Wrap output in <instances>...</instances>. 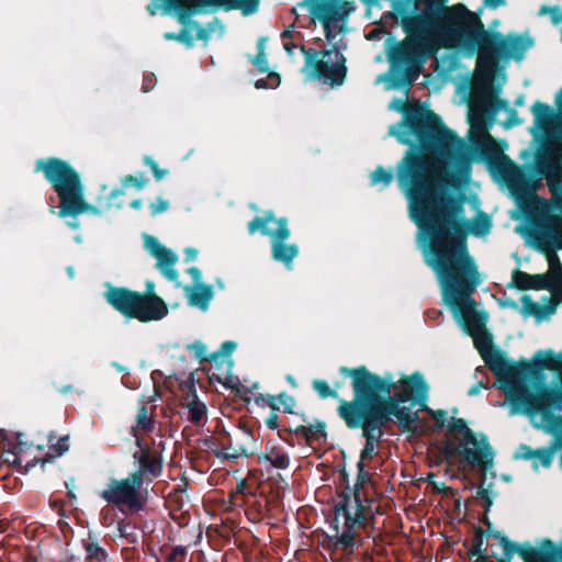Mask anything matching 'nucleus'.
<instances>
[{"instance_id": "obj_1", "label": "nucleus", "mask_w": 562, "mask_h": 562, "mask_svg": "<svg viewBox=\"0 0 562 562\" xmlns=\"http://www.w3.org/2000/svg\"><path fill=\"white\" fill-rule=\"evenodd\" d=\"M428 136L435 147L405 157L403 176L409 182V196L416 216L431 231L430 245L436 256L432 268L443 288L445 301L461 315L476 349L514 411L528 415L546 412L555 403L554 394L549 390L531 393L527 386L530 368L509 364L492 352L483 318L471 297L480 283V274L467 249L464 226L459 222L463 200L447 193L448 187H457L453 175L448 170V162L460 140L441 127L431 128Z\"/></svg>"}, {"instance_id": "obj_2", "label": "nucleus", "mask_w": 562, "mask_h": 562, "mask_svg": "<svg viewBox=\"0 0 562 562\" xmlns=\"http://www.w3.org/2000/svg\"><path fill=\"white\" fill-rule=\"evenodd\" d=\"M446 0H418L419 13L402 19L405 38L390 58L408 68L419 67L440 48L477 50L476 70L469 99L470 113L485 114L492 103V85L497 46L476 13L463 4L445 5Z\"/></svg>"}, {"instance_id": "obj_3", "label": "nucleus", "mask_w": 562, "mask_h": 562, "mask_svg": "<svg viewBox=\"0 0 562 562\" xmlns=\"http://www.w3.org/2000/svg\"><path fill=\"white\" fill-rule=\"evenodd\" d=\"M347 374L352 380L355 398L342 401L338 414L348 427H362L366 446L361 453V465L364 460L371 459L375 451L376 442L382 436V426L390 418L392 403L380 401L379 393H389V389L380 376L364 367L347 370Z\"/></svg>"}, {"instance_id": "obj_4", "label": "nucleus", "mask_w": 562, "mask_h": 562, "mask_svg": "<svg viewBox=\"0 0 562 562\" xmlns=\"http://www.w3.org/2000/svg\"><path fill=\"white\" fill-rule=\"evenodd\" d=\"M437 462L457 465L459 470L483 465L488 456L487 445L477 440L463 419H453L445 438L431 446Z\"/></svg>"}, {"instance_id": "obj_5", "label": "nucleus", "mask_w": 562, "mask_h": 562, "mask_svg": "<svg viewBox=\"0 0 562 562\" xmlns=\"http://www.w3.org/2000/svg\"><path fill=\"white\" fill-rule=\"evenodd\" d=\"M353 7L345 0H304L299 3L297 9H292L294 15L293 22L282 32L283 40H296L300 33L294 30V25L305 26L302 20V13H307V27L315 30L317 22L321 23L325 38L333 43L346 30L347 18Z\"/></svg>"}, {"instance_id": "obj_6", "label": "nucleus", "mask_w": 562, "mask_h": 562, "mask_svg": "<svg viewBox=\"0 0 562 562\" xmlns=\"http://www.w3.org/2000/svg\"><path fill=\"white\" fill-rule=\"evenodd\" d=\"M36 168L45 175L58 196L59 216H77L90 211L80 178L69 164L49 158L37 161Z\"/></svg>"}, {"instance_id": "obj_7", "label": "nucleus", "mask_w": 562, "mask_h": 562, "mask_svg": "<svg viewBox=\"0 0 562 562\" xmlns=\"http://www.w3.org/2000/svg\"><path fill=\"white\" fill-rule=\"evenodd\" d=\"M380 512V504L373 497H368L364 486L357 487L353 494V501H347L336 506L335 520L342 519L344 529L337 540L336 548H341L344 552L351 553L356 539L361 536L360 530L366 528L374 515Z\"/></svg>"}, {"instance_id": "obj_8", "label": "nucleus", "mask_w": 562, "mask_h": 562, "mask_svg": "<svg viewBox=\"0 0 562 562\" xmlns=\"http://www.w3.org/2000/svg\"><path fill=\"white\" fill-rule=\"evenodd\" d=\"M106 300L125 316L140 322L158 321L168 313L166 303L155 294L111 289L106 292Z\"/></svg>"}, {"instance_id": "obj_9", "label": "nucleus", "mask_w": 562, "mask_h": 562, "mask_svg": "<svg viewBox=\"0 0 562 562\" xmlns=\"http://www.w3.org/2000/svg\"><path fill=\"white\" fill-rule=\"evenodd\" d=\"M148 486L138 474H130L124 479L111 480L101 492V497L123 514H135L143 510L148 501Z\"/></svg>"}, {"instance_id": "obj_10", "label": "nucleus", "mask_w": 562, "mask_h": 562, "mask_svg": "<svg viewBox=\"0 0 562 562\" xmlns=\"http://www.w3.org/2000/svg\"><path fill=\"white\" fill-rule=\"evenodd\" d=\"M301 50L305 55L306 67L315 79L323 80L333 87L340 86L344 82L347 74L346 59L337 47L323 50L308 48L305 50L304 46H301Z\"/></svg>"}, {"instance_id": "obj_11", "label": "nucleus", "mask_w": 562, "mask_h": 562, "mask_svg": "<svg viewBox=\"0 0 562 562\" xmlns=\"http://www.w3.org/2000/svg\"><path fill=\"white\" fill-rule=\"evenodd\" d=\"M471 137L473 143L491 159L497 160L504 171L515 169V166L503 154L497 142L487 132L484 114L470 113Z\"/></svg>"}, {"instance_id": "obj_12", "label": "nucleus", "mask_w": 562, "mask_h": 562, "mask_svg": "<svg viewBox=\"0 0 562 562\" xmlns=\"http://www.w3.org/2000/svg\"><path fill=\"white\" fill-rule=\"evenodd\" d=\"M139 450L134 452L133 458L138 462V470L132 474H138V479L148 486L149 483L161 474L162 458L160 452L150 448L146 438L138 439L136 445Z\"/></svg>"}, {"instance_id": "obj_13", "label": "nucleus", "mask_w": 562, "mask_h": 562, "mask_svg": "<svg viewBox=\"0 0 562 562\" xmlns=\"http://www.w3.org/2000/svg\"><path fill=\"white\" fill-rule=\"evenodd\" d=\"M179 402L181 408L187 412V419L191 424L200 426L206 422V405L196 395L195 386L192 382H186L180 385Z\"/></svg>"}, {"instance_id": "obj_14", "label": "nucleus", "mask_w": 562, "mask_h": 562, "mask_svg": "<svg viewBox=\"0 0 562 562\" xmlns=\"http://www.w3.org/2000/svg\"><path fill=\"white\" fill-rule=\"evenodd\" d=\"M386 387L389 389V393L381 392L379 393V398L381 402H390L392 403V412L391 415H394L400 422L406 420L407 414L405 409H400L397 407V403H403L409 401L414 395V387L408 379H401L395 383L387 384L384 380H382Z\"/></svg>"}, {"instance_id": "obj_15", "label": "nucleus", "mask_w": 562, "mask_h": 562, "mask_svg": "<svg viewBox=\"0 0 562 562\" xmlns=\"http://www.w3.org/2000/svg\"><path fill=\"white\" fill-rule=\"evenodd\" d=\"M248 229L251 234L261 232L271 238V243L280 239H288L290 229L285 218H278L272 213H266L262 216L255 217L249 224Z\"/></svg>"}, {"instance_id": "obj_16", "label": "nucleus", "mask_w": 562, "mask_h": 562, "mask_svg": "<svg viewBox=\"0 0 562 562\" xmlns=\"http://www.w3.org/2000/svg\"><path fill=\"white\" fill-rule=\"evenodd\" d=\"M145 248L157 259V267L169 278L175 279L177 272L175 265L177 256L168 248L162 246L159 240L150 235H144Z\"/></svg>"}, {"instance_id": "obj_17", "label": "nucleus", "mask_w": 562, "mask_h": 562, "mask_svg": "<svg viewBox=\"0 0 562 562\" xmlns=\"http://www.w3.org/2000/svg\"><path fill=\"white\" fill-rule=\"evenodd\" d=\"M183 8L192 9L207 5L217 7L225 10H239L243 14L254 13L259 4V0H172Z\"/></svg>"}, {"instance_id": "obj_18", "label": "nucleus", "mask_w": 562, "mask_h": 562, "mask_svg": "<svg viewBox=\"0 0 562 562\" xmlns=\"http://www.w3.org/2000/svg\"><path fill=\"white\" fill-rule=\"evenodd\" d=\"M22 447L0 431V467L22 464Z\"/></svg>"}, {"instance_id": "obj_19", "label": "nucleus", "mask_w": 562, "mask_h": 562, "mask_svg": "<svg viewBox=\"0 0 562 562\" xmlns=\"http://www.w3.org/2000/svg\"><path fill=\"white\" fill-rule=\"evenodd\" d=\"M547 259L549 262V270L540 277H544V283L548 284L546 290H555L562 286V266L559 257L553 250L547 251Z\"/></svg>"}, {"instance_id": "obj_20", "label": "nucleus", "mask_w": 562, "mask_h": 562, "mask_svg": "<svg viewBox=\"0 0 562 562\" xmlns=\"http://www.w3.org/2000/svg\"><path fill=\"white\" fill-rule=\"evenodd\" d=\"M189 303L201 308H205L212 297V289L200 282H195L192 286L186 288Z\"/></svg>"}, {"instance_id": "obj_21", "label": "nucleus", "mask_w": 562, "mask_h": 562, "mask_svg": "<svg viewBox=\"0 0 562 562\" xmlns=\"http://www.w3.org/2000/svg\"><path fill=\"white\" fill-rule=\"evenodd\" d=\"M546 278L540 274H528L524 271H515L513 274V282L519 290H541L548 286L544 283Z\"/></svg>"}, {"instance_id": "obj_22", "label": "nucleus", "mask_w": 562, "mask_h": 562, "mask_svg": "<svg viewBox=\"0 0 562 562\" xmlns=\"http://www.w3.org/2000/svg\"><path fill=\"white\" fill-rule=\"evenodd\" d=\"M295 435L303 437L306 443L313 448L321 446L326 439L324 427L321 424L300 426L295 429Z\"/></svg>"}, {"instance_id": "obj_23", "label": "nucleus", "mask_w": 562, "mask_h": 562, "mask_svg": "<svg viewBox=\"0 0 562 562\" xmlns=\"http://www.w3.org/2000/svg\"><path fill=\"white\" fill-rule=\"evenodd\" d=\"M299 249L295 244L285 243V239H280L272 243V256L276 260L282 261L289 266L292 260L297 256Z\"/></svg>"}, {"instance_id": "obj_24", "label": "nucleus", "mask_w": 562, "mask_h": 562, "mask_svg": "<svg viewBox=\"0 0 562 562\" xmlns=\"http://www.w3.org/2000/svg\"><path fill=\"white\" fill-rule=\"evenodd\" d=\"M153 428L154 419L151 414L148 413L145 406L140 407L137 413V423L133 427L136 445L138 443V439L146 438V435L151 432Z\"/></svg>"}, {"instance_id": "obj_25", "label": "nucleus", "mask_w": 562, "mask_h": 562, "mask_svg": "<svg viewBox=\"0 0 562 562\" xmlns=\"http://www.w3.org/2000/svg\"><path fill=\"white\" fill-rule=\"evenodd\" d=\"M266 459L278 469H285L290 463L289 454L283 447L273 446L266 452Z\"/></svg>"}, {"instance_id": "obj_26", "label": "nucleus", "mask_w": 562, "mask_h": 562, "mask_svg": "<svg viewBox=\"0 0 562 562\" xmlns=\"http://www.w3.org/2000/svg\"><path fill=\"white\" fill-rule=\"evenodd\" d=\"M69 448L68 446V436L61 437L57 440L56 443H50L48 451L44 457H35L34 461L47 462L59 456H61Z\"/></svg>"}, {"instance_id": "obj_27", "label": "nucleus", "mask_w": 562, "mask_h": 562, "mask_svg": "<svg viewBox=\"0 0 562 562\" xmlns=\"http://www.w3.org/2000/svg\"><path fill=\"white\" fill-rule=\"evenodd\" d=\"M544 228L553 238L559 248H562V218L558 215H550L546 218Z\"/></svg>"}, {"instance_id": "obj_28", "label": "nucleus", "mask_w": 562, "mask_h": 562, "mask_svg": "<svg viewBox=\"0 0 562 562\" xmlns=\"http://www.w3.org/2000/svg\"><path fill=\"white\" fill-rule=\"evenodd\" d=\"M85 549L87 553V559L90 562H104L106 553L97 543L87 541L85 542Z\"/></svg>"}, {"instance_id": "obj_29", "label": "nucleus", "mask_w": 562, "mask_h": 562, "mask_svg": "<svg viewBox=\"0 0 562 562\" xmlns=\"http://www.w3.org/2000/svg\"><path fill=\"white\" fill-rule=\"evenodd\" d=\"M562 171L558 162L552 166H548L546 171V179L551 191L555 190V184L561 181Z\"/></svg>"}, {"instance_id": "obj_30", "label": "nucleus", "mask_w": 562, "mask_h": 562, "mask_svg": "<svg viewBox=\"0 0 562 562\" xmlns=\"http://www.w3.org/2000/svg\"><path fill=\"white\" fill-rule=\"evenodd\" d=\"M187 551L182 547H171L165 550V562H186Z\"/></svg>"}, {"instance_id": "obj_31", "label": "nucleus", "mask_w": 562, "mask_h": 562, "mask_svg": "<svg viewBox=\"0 0 562 562\" xmlns=\"http://www.w3.org/2000/svg\"><path fill=\"white\" fill-rule=\"evenodd\" d=\"M280 83V77L274 74V72H271L267 76L266 79H259L256 81V87L258 89H261V88H277Z\"/></svg>"}, {"instance_id": "obj_32", "label": "nucleus", "mask_w": 562, "mask_h": 562, "mask_svg": "<svg viewBox=\"0 0 562 562\" xmlns=\"http://www.w3.org/2000/svg\"><path fill=\"white\" fill-rule=\"evenodd\" d=\"M234 348V344L232 342H224L222 346V350L212 353L206 360L217 362V360L225 358H228L229 353L232 352Z\"/></svg>"}, {"instance_id": "obj_33", "label": "nucleus", "mask_w": 562, "mask_h": 562, "mask_svg": "<svg viewBox=\"0 0 562 562\" xmlns=\"http://www.w3.org/2000/svg\"><path fill=\"white\" fill-rule=\"evenodd\" d=\"M526 562H552L551 558L538 551H531L525 555Z\"/></svg>"}, {"instance_id": "obj_34", "label": "nucleus", "mask_w": 562, "mask_h": 562, "mask_svg": "<svg viewBox=\"0 0 562 562\" xmlns=\"http://www.w3.org/2000/svg\"><path fill=\"white\" fill-rule=\"evenodd\" d=\"M392 180V175L383 169H379L372 173V181L374 183L382 182L384 184L390 183Z\"/></svg>"}, {"instance_id": "obj_35", "label": "nucleus", "mask_w": 562, "mask_h": 562, "mask_svg": "<svg viewBox=\"0 0 562 562\" xmlns=\"http://www.w3.org/2000/svg\"><path fill=\"white\" fill-rule=\"evenodd\" d=\"M168 209V202L162 199H158L155 203L150 205L151 214H158L165 212Z\"/></svg>"}, {"instance_id": "obj_36", "label": "nucleus", "mask_w": 562, "mask_h": 562, "mask_svg": "<svg viewBox=\"0 0 562 562\" xmlns=\"http://www.w3.org/2000/svg\"><path fill=\"white\" fill-rule=\"evenodd\" d=\"M254 64L259 68V70L261 71H266L268 70V64H267V59H266V55L262 50H260L258 53V55L256 56L255 60H254Z\"/></svg>"}, {"instance_id": "obj_37", "label": "nucleus", "mask_w": 562, "mask_h": 562, "mask_svg": "<svg viewBox=\"0 0 562 562\" xmlns=\"http://www.w3.org/2000/svg\"><path fill=\"white\" fill-rule=\"evenodd\" d=\"M537 457L539 458L540 462L548 467L551 462V459H552V452L551 451H538L537 452Z\"/></svg>"}, {"instance_id": "obj_38", "label": "nucleus", "mask_w": 562, "mask_h": 562, "mask_svg": "<svg viewBox=\"0 0 562 562\" xmlns=\"http://www.w3.org/2000/svg\"><path fill=\"white\" fill-rule=\"evenodd\" d=\"M294 41H295V40H285V41H284V43H283V47H284V49H285L288 53H292V50H293L294 48H297V47L301 49V46H302V45H296V44L294 43Z\"/></svg>"}, {"instance_id": "obj_39", "label": "nucleus", "mask_w": 562, "mask_h": 562, "mask_svg": "<svg viewBox=\"0 0 562 562\" xmlns=\"http://www.w3.org/2000/svg\"><path fill=\"white\" fill-rule=\"evenodd\" d=\"M131 184L135 188H142L144 182L142 180H138L137 178L128 177L125 182V188Z\"/></svg>"}, {"instance_id": "obj_40", "label": "nucleus", "mask_w": 562, "mask_h": 562, "mask_svg": "<svg viewBox=\"0 0 562 562\" xmlns=\"http://www.w3.org/2000/svg\"><path fill=\"white\" fill-rule=\"evenodd\" d=\"M484 1L488 7H491L493 9H495L499 5H503L505 3V0H484Z\"/></svg>"}, {"instance_id": "obj_41", "label": "nucleus", "mask_w": 562, "mask_h": 562, "mask_svg": "<svg viewBox=\"0 0 562 562\" xmlns=\"http://www.w3.org/2000/svg\"><path fill=\"white\" fill-rule=\"evenodd\" d=\"M154 86V80L151 77H146L144 79V86H143V90L144 91H148L151 87Z\"/></svg>"}, {"instance_id": "obj_42", "label": "nucleus", "mask_w": 562, "mask_h": 562, "mask_svg": "<svg viewBox=\"0 0 562 562\" xmlns=\"http://www.w3.org/2000/svg\"><path fill=\"white\" fill-rule=\"evenodd\" d=\"M278 417L277 415H273L272 417H270L268 420H267V424L268 426L271 428V429H276L278 427Z\"/></svg>"}, {"instance_id": "obj_43", "label": "nucleus", "mask_w": 562, "mask_h": 562, "mask_svg": "<svg viewBox=\"0 0 562 562\" xmlns=\"http://www.w3.org/2000/svg\"><path fill=\"white\" fill-rule=\"evenodd\" d=\"M246 482L245 481H241L239 484H237L236 486V494H246Z\"/></svg>"}, {"instance_id": "obj_44", "label": "nucleus", "mask_w": 562, "mask_h": 562, "mask_svg": "<svg viewBox=\"0 0 562 562\" xmlns=\"http://www.w3.org/2000/svg\"><path fill=\"white\" fill-rule=\"evenodd\" d=\"M124 194V191L123 190H120V191H115L112 193V201H113V204L115 205H119V203L115 202V200L120 196V195H123Z\"/></svg>"}, {"instance_id": "obj_45", "label": "nucleus", "mask_w": 562, "mask_h": 562, "mask_svg": "<svg viewBox=\"0 0 562 562\" xmlns=\"http://www.w3.org/2000/svg\"><path fill=\"white\" fill-rule=\"evenodd\" d=\"M429 315H430V317L436 318L439 315H441V312L440 311H431V312H429Z\"/></svg>"}, {"instance_id": "obj_46", "label": "nucleus", "mask_w": 562, "mask_h": 562, "mask_svg": "<svg viewBox=\"0 0 562 562\" xmlns=\"http://www.w3.org/2000/svg\"><path fill=\"white\" fill-rule=\"evenodd\" d=\"M322 393H323V394H329V395H331V394H333V392H330V391H329L328 386H325V389H323V392H322Z\"/></svg>"}, {"instance_id": "obj_47", "label": "nucleus", "mask_w": 562, "mask_h": 562, "mask_svg": "<svg viewBox=\"0 0 562 562\" xmlns=\"http://www.w3.org/2000/svg\"><path fill=\"white\" fill-rule=\"evenodd\" d=\"M322 393H323V394H329V395H331V394H333V392H330V391H329L328 386H325V389H323V392H322Z\"/></svg>"}, {"instance_id": "obj_48", "label": "nucleus", "mask_w": 562, "mask_h": 562, "mask_svg": "<svg viewBox=\"0 0 562 562\" xmlns=\"http://www.w3.org/2000/svg\"><path fill=\"white\" fill-rule=\"evenodd\" d=\"M179 19H180L181 22H184L186 14L184 13H180Z\"/></svg>"}, {"instance_id": "obj_49", "label": "nucleus", "mask_w": 562, "mask_h": 562, "mask_svg": "<svg viewBox=\"0 0 562 562\" xmlns=\"http://www.w3.org/2000/svg\"><path fill=\"white\" fill-rule=\"evenodd\" d=\"M68 496H69L70 498H75V494H74L72 492H68Z\"/></svg>"}, {"instance_id": "obj_50", "label": "nucleus", "mask_w": 562, "mask_h": 562, "mask_svg": "<svg viewBox=\"0 0 562 562\" xmlns=\"http://www.w3.org/2000/svg\"><path fill=\"white\" fill-rule=\"evenodd\" d=\"M132 205H133V206H135V207H137V206L139 205V203H138L137 201H134V202L132 203Z\"/></svg>"}, {"instance_id": "obj_51", "label": "nucleus", "mask_w": 562, "mask_h": 562, "mask_svg": "<svg viewBox=\"0 0 562 562\" xmlns=\"http://www.w3.org/2000/svg\"><path fill=\"white\" fill-rule=\"evenodd\" d=\"M191 272H192V274H194V276H195V274H199V272H198V270H196V269H192V270H191Z\"/></svg>"}, {"instance_id": "obj_52", "label": "nucleus", "mask_w": 562, "mask_h": 562, "mask_svg": "<svg viewBox=\"0 0 562 562\" xmlns=\"http://www.w3.org/2000/svg\"><path fill=\"white\" fill-rule=\"evenodd\" d=\"M314 40H315V42H321V37H318V36H315Z\"/></svg>"}]
</instances>
